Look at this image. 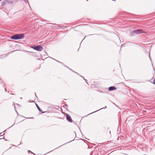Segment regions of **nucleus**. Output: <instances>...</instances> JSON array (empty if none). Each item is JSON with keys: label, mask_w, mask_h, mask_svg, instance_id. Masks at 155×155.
<instances>
[{"label": "nucleus", "mask_w": 155, "mask_h": 155, "mask_svg": "<svg viewBox=\"0 0 155 155\" xmlns=\"http://www.w3.org/2000/svg\"><path fill=\"white\" fill-rule=\"evenodd\" d=\"M25 37L23 34H16L11 37V39L14 40L20 39L23 38Z\"/></svg>", "instance_id": "1"}, {"label": "nucleus", "mask_w": 155, "mask_h": 155, "mask_svg": "<svg viewBox=\"0 0 155 155\" xmlns=\"http://www.w3.org/2000/svg\"><path fill=\"white\" fill-rule=\"evenodd\" d=\"M116 89V87L113 86L110 87L108 88V90L110 91L115 90Z\"/></svg>", "instance_id": "5"}, {"label": "nucleus", "mask_w": 155, "mask_h": 155, "mask_svg": "<svg viewBox=\"0 0 155 155\" xmlns=\"http://www.w3.org/2000/svg\"><path fill=\"white\" fill-rule=\"evenodd\" d=\"M66 119L68 121L70 122H72V119L71 116L68 114H66Z\"/></svg>", "instance_id": "3"}, {"label": "nucleus", "mask_w": 155, "mask_h": 155, "mask_svg": "<svg viewBox=\"0 0 155 155\" xmlns=\"http://www.w3.org/2000/svg\"><path fill=\"white\" fill-rule=\"evenodd\" d=\"M36 106H37V107L38 109V110L41 112H42V113H43L42 112V110H41V109L39 107V106L37 104H36Z\"/></svg>", "instance_id": "6"}, {"label": "nucleus", "mask_w": 155, "mask_h": 155, "mask_svg": "<svg viewBox=\"0 0 155 155\" xmlns=\"http://www.w3.org/2000/svg\"><path fill=\"white\" fill-rule=\"evenodd\" d=\"M153 83L155 84V78L154 79L153 81Z\"/></svg>", "instance_id": "7"}, {"label": "nucleus", "mask_w": 155, "mask_h": 155, "mask_svg": "<svg viewBox=\"0 0 155 155\" xmlns=\"http://www.w3.org/2000/svg\"><path fill=\"white\" fill-rule=\"evenodd\" d=\"M136 33L137 34H139L142 33H143V30L142 29H138L136 30L135 31Z\"/></svg>", "instance_id": "4"}, {"label": "nucleus", "mask_w": 155, "mask_h": 155, "mask_svg": "<svg viewBox=\"0 0 155 155\" xmlns=\"http://www.w3.org/2000/svg\"><path fill=\"white\" fill-rule=\"evenodd\" d=\"M30 47L38 51H41L43 49V48L40 45H38L35 46H31Z\"/></svg>", "instance_id": "2"}]
</instances>
